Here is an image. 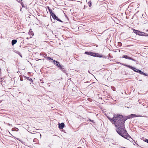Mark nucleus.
<instances>
[{"label":"nucleus","instance_id":"nucleus-40","mask_svg":"<svg viewBox=\"0 0 148 148\" xmlns=\"http://www.w3.org/2000/svg\"><path fill=\"white\" fill-rule=\"evenodd\" d=\"M42 55V54H41V53H40V55L41 56V55Z\"/></svg>","mask_w":148,"mask_h":148},{"label":"nucleus","instance_id":"nucleus-37","mask_svg":"<svg viewBox=\"0 0 148 148\" xmlns=\"http://www.w3.org/2000/svg\"><path fill=\"white\" fill-rule=\"evenodd\" d=\"M19 55L20 56H21V57H22V56L21 54Z\"/></svg>","mask_w":148,"mask_h":148},{"label":"nucleus","instance_id":"nucleus-34","mask_svg":"<svg viewBox=\"0 0 148 148\" xmlns=\"http://www.w3.org/2000/svg\"><path fill=\"white\" fill-rule=\"evenodd\" d=\"M91 52H89V55H90H90H91Z\"/></svg>","mask_w":148,"mask_h":148},{"label":"nucleus","instance_id":"nucleus-38","mask_svg":"<svg viewBox=\"0 0 148 148\" xmlns=\"http://www.w3.org/2000/svg\"><path fill=\"white\" fill-rule=\"evenodd\" d=\"M146 31L148 32V29H147Z\"/></svg>","mask_w":148,"mask_h":148},{"label":"nucleus","instance_id":"nucleus-10","mask_svg":"<svg viewBox=\"0 0 148 148\" xmlns=\"http://www.w3.org/2000/svg\"><path fill=\"white\" fill-rule=\"evenodd\" d=\"M64 123H62L61 124L59 123L58 127L60 129H62L64 128Z\"/></svg>","mask_w":148,"mask_h":148},{"label":"nucleus","instance_id":"nucleus-17","mask_svg":"<svg viewBox=\"0 0 148 148\" xmlns=\"http://www.w3.org/2000/svg\"><path fill=\"white\" fill-rule=\"evenodd\" d=\"M127 67L130 68V69H132L133 70V69H134L135 68L134 67H132V66H131L129 65H127Z\"/></svg>","mask_w":148,"mask_h":148},{"label":"nucleus","instance_id":"nucleus-11","mask_svg":"<svg viewBox=\"0 0 148 148\" xmlns=\"http://www.w3.org/2000/svg\"><path fill=\"white\" fill-rule=\"evenodd\" d=\"M17 41L16 40H13L12 41V45H14L17 42Z\"/></svg>","mask_w":148,"mask_h":148},{"label":"nucleus","instance_id":"nucleus-20","mask_svg":"<svg viewBox=\"0 0 148 148\" xmlns=\"http://www.w3.org/2000/svg\"><path fill=\"white\" fill-rule=\"evenodd\" d=\"M88 4L90 7H91V5H92V3L90 1H89L88 3Z\"/></svg>","mask_w":148,"mask_h":148},{"label":"nucleus","instance_id":"nucleus-28","mask_svg":"<svg viewBox=\"0 0 148 148\" xmlns=\"http://www.w3.org/2000/svg\"><path fill=\"white\" fill-rule=\"evenodd\" d=\"M119 46H121V42L119 43Z\"/></svg>","mask_w":148,"mask_h":148},{"label":"nucleus","instance_id":"nucleus-2","mask_svg":"<svg viewBox=\"0 0 148 148\" xmlns=\"http://www.w3.org/2000/svg\"><path fill=\"white\" fill-rule=\"evenodd\" d=\"M122 118L123 116L122 115H114L112 118H110L109 120L114 124L116 126L119 125V123L122 120Z\"/></svg>","mask_w":148,"mask_h":148},{"label":"nucleus","instance_id":"nucleus-32","mask_svg":"<svg viewBox=\"0 0 148 148\" xmlns=\"http://www.w3.org/2000/svg\"><path fill=\"white\" fill-rule=\"evenodd\" d=\"M18 53L19 55H20L21 54L18 51V53Z\"/></svg>","mask_w":148,"mask_h":148},{"label":"nucleus","instance_id":"nucleus-24","mask_svg":"<svg viewBox=\"0 0 148 148\" xmlns=\"http://www.w3.org/2000/svg\"><path fill=\"white\" fill-rule=\"evenodd\" d=\"M89 52H90L86 51L84 53V54L89 55Z\"/></svg>","mask_w":148,"mask_h":148},{"label":"nucleus","instance_id":"nucleus-29","mask_svg":"<svg viewBox=\"0 0 148 148\" xmlns=\"http://www.w3.org/2000/svg\"><path fill=\"white\" fill-rule=\"evenodd\" d=\"M16 0L19 3L21 1V0Z\"/></svg>","mask_w":148,"mask_h":148},{"label":"nucleus","instance_id":"nucleus-8","mask_svg":"<svg viewBox=\"0 0 148 148\" xmlns=\"http://www.w3.org/2000/svg\"><path fill=\"white\" fill-rule=\"evenodd\" d=\"M53 63L56 66L59 68L62 65L61 64H60V62H59L57 61H55V60H53Z\"/></svg>","mask_w":148,"mask_h":148},{"label":"nucleus","instance_id":"nucleus-39","mask_svg":"<svg viewBox=\"0 0 148 148\" xmlns=\"http://www.w3.org/2000/svg\"><path fill=\"white\" fill-rule=\"evenodd\" d=\"M43 57H44V58H45V56H43Z\"/></svg>","mask_w":148,"mask_h":148},{"label":"nucleus","instance_id":"nucleus-26","mask_svg":"<svg viewBox=\"0 0 148 148\" xmlns=\"http://www.w3.org/2000/svg\"><path fill=\"white\" fill-rule=\"evenodd\" d=\"M89 120L90 121H91L92 122V123L94 122V121L93 120H91V119H89Z\"/></svg>","mask_w":148,"mask_h":148},{"label":"nucleus","instance_id":"nucleus-9","mask_svg":"<svg viewBox=\"0 0 148 148\" xmlns=\"http://www.w3.org/2000/svg\"><path fill=\"white\" fill-rule=\"evenodd\" d=\"M122 58H125V59H128L130 60L134 61H136L135 60L132 58L131 57L128 56L127 55H123V56L122 57Z\"/></svg>","mask_w":148,"mask_h":148},{"label":"nucleus","instance_id":"nucleus-12","mask_svg":"<svg viewBox=\"0 0 148 148\" xmlns=\"http://www.w3.org/2000/svg\"><path fill=\"white\" fill-rule=\"evenodd\" d=\"M126 138L127 140H130L131 142H132V141L133 142L134 141V140L132 138H131V137L130 136V137H126L125 138Z\"/></svg>","mask_w":148,"mask_h":148},{"label":"nucleus","instance_id":"nucleus-5","mask_svg":"<svg viewBox=\"0 0 148 148\" xmlns=\"http://www.w3.org/2000/svg\"><path fill=\"white\" fill-rule=\"evenodd\" d=\"M133 32L139 36H142L143 35V34L144 32H140L138 30H136L134 29H133Z\"/></svg>","mask_w":148,"mask_h":148},{"label":"nucleus","instance_id":"nucleus-16","mask_svg":"<svg viewBox=\"0 0 148 148\" xmlns=\"http://www.w3.org/2000/svg\"><path fill=\"white\" fill-rule=\"evenodd\" d=\"M19 3L21 4V5H22L23 7H25L24 5L23 4V2H22V0H21V1L19 2Z\"/></svg>","mask_w":148,"mask_h":148},{"label":"nucleus","instance_id":"nucleus-13","mask_svg":"<svg viewBox=\"0 0 148 148\" xmlns=\"http://www.w3.org/2000/svg\"><path fill=\"white\" fill-rule=\"evenodd\" d=\"M29 34L30 35H32V36H33L34 35V34L33 33L32 31V30L31 29H30L29 32Z\"/></svg>","mask_w":148,"mask_h":148},{"label":"nucleus","instance_id":"nucleus-4","mask_svg":"<svg viewBox=\"0 0 148 148\" xmlns=\"http://www.w3.org/2000/svg\"><path fill=\"white\" fill-rule=\"evenodd\" d=\"M133 71L135 72H137L138 73H139L140 74L143 75L145 76H147V75L145 73L141 71L140 70L136 68H135L134 69H133Z\"/></svg>","mask_w":148,"mask_h":148},{"label":"nucleus","instance_id":"nucleus-14","mask_svg":"<svg viewBox=\"0 0 148 148\" xmlns=\"http://www.w3.org/2000/svg\"><path fill=\"white\" fill-rule=\"evenodd\" d=\"M26 78L27 80L31 82H33L32 79L31 78L27 77H26Z\"/></svg>","mask_w":148,"mask_h":148},{"label":"nucleus","instance_id":"nucleus-6","mask_svg":"<svg viewBox=\"0 0 148 148\" xmlns=\"http://www.w3.org/2000/svg\"><path fill=\"white\" fill-rule=\"evenodd\" d=\"M51 16L54 20H56L57 21L61 22L62 23L63 22L62 21L59 19L58 17H57L56 16L54 13L53 14H52Z\"/></svg>","mask_w":148,"mask_h":148},{"label":"nucleus","instance_id":"nucleus-30","mask_svg":"<svg viewBox=\"0 0 148 148\" xmlns=\"http://www.w3.org/2000/svg\"><path fill=\"white\" fill-rule=\"evenodd\" d=\"M87 8V6H86L85 5H84V9H85V8Z\"/></svg>","mask_w":148,"mask_h":148},{"label":"nucleus","instance_id":"nucleus-35","mask_svg":"<svg viewBox=\"0 0 148 148\" xmlns=\"http://www.w3.org/2000/svg\"><path fill=\"white\" fill-rule=\"evenodd\" d=\"M108 56H109V57H110V54H109Z\"/></svg>","mask_w":148,"mask_h":148},{"label":"nucleus","instance_id":"nucleus-1","mask_svg":"<svg viewBox=\"0 0 148 148\" xmlns=\"http://www.w3.org/2000/svg\"><path fill=\"white\" fill-rule=\"evenodd\" d=\"M125 123V122L122 120L119 122V125L117 126H116L118 127L116 130V131L119 135L124 138H125L127 137H130V135L125 130L124 125Z\"/></svg>","mask_w":148,"mask_h":148},{"label":"nucleus","instance_id":"nucleus-3","mask_svg":"<svg viewBox=\"0 0 148 148\" xmlns=\"http://www.w3.org/2000/svg\"><path fill=\"white\" fill-rule=\"evenodd\" d=\"M140 116H138L134 114H131L130 115H128L127 116H123V118L122 119V120L124 122L125 121L128 119H130L134 117H141Z\"/></svg>","mask_w":148,"mask_h":148},{"label":"nucleus","instance_id":"nucleus-18","mask_svg":"<svg viewBox=\"0 0 148 148\" xmlns=\"http://www.w3.org/2000/svg\"><path fill=\"white\" fill-rule=\"evenodd\" d=\"M61 71L64 73H66V70L64 67L63 68Z\"/></svg>","mask_w":148,"mask_h":148},{"label":"nucleus","instance_id":"nucleus-41","mask_svg":"<svg viewBox=\"0 0 148 148\" xmlns=\"http://www.w3.org/2000/svg\"><path fill=\"white\" fill-rule=\"evenodd\" d=\"M21 9H22V8H21V9H20V11H21Z\"/></svg>","mask_w":148,"mask_h":148},{"label":"nucleus","instance_id":"nucleus-31","mask_svg":"<svg viewBox=\"0 0 148 148\" xmlns=\"http://www.w3.org/2000/svg\"><path fill=\"white\" fill-rule=\"evenodd\" d=\"M47 8H48V9L49 10H50L51 9L49 7H48V6L47 7Z\"/></svg>","mask_w":148,"mask_h":148},{"label":"nucleus","instance_id":"nucleus-36","mask_svg":"<svg viewBox=\"0 0 148 148\" xmlns=\"http://www.w3.org/2000/svg\"><path fill=\"white\" fill-rule=\"evenodd\" d=\"M8 125H11V124H10L9 123L8 124Z\"/></svg>","mask_w":148,"mask_h":148},{"label":"nucleus","instance_id":"nucleus-25","mask_svg":"<svg viewBox=\"0 0 148 148\" xmlns=\"http://www.w3.org/2000/svg\"><path fill=\"white\" fill-rule=\"evenodd\" d=\"M145 141L148 143V139H145Z\"/></svg>","mask_w":148,"mask_h":148},{"label":"nucleus","instance_id":"nucleus-27","mask_svg":"<svg viewBox=\"0 0 148 148\" xmlns=\"http://www.w3.org/2000/svg\"><path fill=\"white\" fill-rule=\"evenodd\" d=\"M122 65H123V66H126V67H127V66L128 65H127V64H122Z\"/></svg>","mask_w":148,"mask_h":148},{"label":"nucleus","instance_id":"nucleus-19","mask_svg":"<svg viewBox=\"0 0 148 148\" xmlns=\"http://www.w3.org/2000/svg\"><path fill=\"white\" fill-rule=\"evenodd\" d=\"M49 13L51 15L52 14H53L54 13L53 12V11H52V10H51V9H50V10H49Z\"/></svg>","mask_w":148,"mask_h":148},{"label":"nucleus","instance_id":"nucleus-15","mask_svg":"<svg viewBox=\"0 0 148 148\" xmlns=\"http://www.w3.org/2000/svg\"><path fill=\"white\" fill-rule=\"evenodd\" d=\"M12 131H18V128H13L12 129Z\"/></svg>","mask_w":148,"mask_h":148},{"label":"nucleus","instance_id":"nucleus-22","mask_svg":"<svg viewBox=\"0 0 148 148\" xmlns=\"http://www.w3.org/2000/svg\"><path fill=\"white\" fill-rule=\"evenodd\" d=\"M64 67V66L63 65H61L59 67V68L60 69L61 71L62 69Z\"/></svg>","mask_w":148,"mask_h":148},{"label":"nucleus","instance_id":"nucleus-7","mask_svg":"<svg viewBox=\"0 0 148 148\" xmlns=\"http://www.w3.org/2000/svg\"><path fill=\"white\" fill-rule=\"evenodd\" d=\"M90 56L94 57H96L99 58H101L102 57L101 56L98 54V53H96L92 52H91Z\"/></svg>","mask_w":148,"mask_h":148},{"label":"nucleus","instance_id":"nucleus-21","mask_svg":"<svg viewBox=\"0 0 148 148\" xmlns=\"http://www.w3.org/2000/svg\"><path fill=\"white\" fill-rule=\"evenodd\" d=\"M148 34L144 33L143 34V35L142 36H148Z\"/></svg>","mask_w":148,"mask_h":148},{"label":"nucleus","instance_id":"nucleus-23","mask_svg":"<svg viewBox=\"0 0 148 148\" xmlns=\"http://www.w3.org/2000/svg\"><path fill=\"white\" fill-rule=\"evenodd\" d=\"M47 58L48 60H53V59H52L51 58H50L49 57H47Z\"/></svg>","mask_w":148,"mask_h":148},{"label":"nucleus","instance_id":"nucleus-33","mask_svg":"<svg viewBox=\"0 0 148 148\" xmlns=\"http://www.w3.org/2000/svg\"><path fill=\"white\" fill-rule=\"evenodd\" d=\"M107 118H108V119H109L110 118L108 116H107Z\"/></svg>","mask_w":148,"mask_h":148}]
</instances>
